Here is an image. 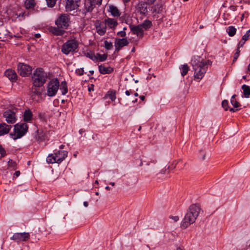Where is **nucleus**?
Here are the masks:
<instances>
[{"instance_id":"09e8293b","label":"nucleus","mask_w":250,"mask_h":250,"mask_svg":"<svg viewBox=\"0 0 250 250\" xmlns=\"http://www.w3.org/2000/svg\"><path fill=\"white\" fill-rule=\"evenodd\" d=\"M117 34L123 38L126 36V33L124 31L119 32Z\"/></svg>"},{"instance_id":"dca6fc26","label":"nucleus","mask_w":250,"mask_h":250,"mask_svg":"<svg viewBox=\"0 0 250 250\" xmlns=\"http://www.w3.org/2000/svg\"><path fill=\"white\" fill-rule=\"evenodd\" d=\"M130 28L131 31L134 34L136 35L138 37L140 38H142L144 36V30L141 27V26L139 24L137 26L134 25H130Z\"/></svg>"},{"instance_id":"6e6d98bb","label":"nucleus","mask_w":250,"mask_h":250,"mask_svg":"<svg viewBox=\"0 0 250 250\" xmlns=\"http://www.w3.org/2000/svg\"><path fill=\"white\" fill-rule=\"evenodd\" d=\"M140 98L141 99V100L144 101L145 99V97L144 95H142L140 96Z\"/></svg>"},{"instance_id":"6ab92c4d","label":"nucleus","mask_w":250,"mask_h":250,"mask_svg":"<svg viewBox=\"0 0 250 250\" xmlns=\"http://www.w3.org/2000/svg\"><path fill=\"white\" fill-rule=\"evenodd\" d=\"M67 152L66 151L59 150L56 153V157L57 158L58 163L62 162L67 156Z\"/></svg>"},{"instance_id":"774afa93","label":"nucleus","mask_w":250,"mask_h":250,"mask_svg":"<svg viewBox=\"0 0 250 250\" xmlns=\"http://www.w3.org/2000/svg\"><path fill=\"white\" fill-rule=\"evenodd\" d=\"M105 188L107 190H110V188L108 186H106Z\"/></svg>"},{"instance_id":"5fc2aeb1","label":"nucleus","mask_w":250,"mask_h":250,"mask_svg":"<svg viewBox=\"0 0 250 250\" xmlns=\"http://www.w3.org/2000/svg\"><path fill=\"white\" fill-rule=\"evenodd\" d=\"M88 90L89 92L91 91H93L94 90V89H93V84H91V87H89L88 88Z\"/></svg>"},{"instance_id":"72a5a7b5","label":"nucleus","mask_w":250,"mask_h":250,"mask_svg":"<svg viewBox=\"0 0 250 250\" xmlns=\"http://www.w3.org/2000/svg\"><path fill=\"white\" fill-rule=\"evenodd\" d=\"M182 72H181V75L183 76H184L186 75L189 70V67L187 64H184L182 65Z\"/></svg>"},{"instance_id":"13d9d810","label":"nucleus","mask_w":250,"mask_h":250,"mask_svg":"<svg viewBox=\"0 0 250 250\" xmlns=\"http://www.w3.org/2000/svg\"><path fill=\"white\" fill-rule=\"evenodd\" d=\"M125 94H126V95H127V96H129V95L130 94V91H128V90H126V91H125Z\"/></svg>"},{"instance_id":"c85d7f7f","label":"nucleus","mask_w":250,"mask_h":250,"mask_svg":"<svg viewBox=\"0 0 250 250\" xmlns=\"http://www.w3.org/2000/svg\"><path fill=\"white\" fill-rule=\"evenodd\" d=\"M24 4L26 9L33 8L35 5V0H26Z\"/></svg>"},{"instance_id":"a878e982","label":"nucleus","mask_w":250,"mask_h":250,"mask_svg":"<svg viewBox=\"0 0 250 250\" xmlns=\"http://www.w3.org/2000/svg\"><path fill=\"white\" fill-rule=\"evenodd\" d=\"M46 162L48 164L58 163L57 158L56 157V153L49 154L46 158Z\"/></svg>"},{"instance_id":"680f3d73","label":"nucleus","mask_w":250,"mask_h":250,"mask_svg":"<svg viewBox=\"0 0 250 250\" xmlns=\"http://www.w3.org/2000/svg\"><path fill=\"white\" fill-rule=\"evenodd\" d=\"M123 1L124 3H127V2H129V1H130V0H123Z\"/></svg>"},{"instance_id":"c9c22d12","label":"nucleus","mask_w":250,"mask_h":250,"mask_svg":"<svg viewBox=\"0 0 250 250\" xmlns=\"http://www.w3.org/2000/svg\"><path fill=\"white\" fill-rule=\"evenodd\" d=\"M85 54L87 57L90 58L92 60L94 61L96 60V54H95L93 52L89 51L86 52Z\"/></svg>"},{"instance_id":"ddd939ff","label":"nucleus","mask_w":250,"mask_h":250,"mask_svg":"<svg viewBox=\"0 0 250 250\" xmlns=\"http://www.w3.org/2000/svg\"><path fill=\"white\" fill-rule=\"evenodd\" d=\"M80 3V0H66V11L68 12L77 9Z\"/></svg>"},{"instance_id":"423d86ee","label":"nucleus","mask_w":250,"mask_h":250,"mask_svg":"<svg viewBox=\"0 0 250 250\" xmlns=\"http://www.w3.org/2000/svg\"><path fill=\"white\" fill-rule=\"evenodd\" d=\"M59 87V82L58 79L53 80L47 84V94L50 97L54 96Z\"/></svg>"},{"instance_id":"39448f33","label":"nucleus","mask_w":250,"mask_h":250,"mask_svg":"<svg viewBox=\"0 0 250 250\" xmlns=\"http://www.w3.org/2000/svg\"><path fill=\"white\" fill-rule=\"evenodd\" d=\"M28 126H14L13 131L10 135L14 139L20 138L27 131Z\"/></svg>"},{"instance_id":"4d7b16f0","label":"nucleus","mask_w":250,"mask_h":250,"mask_svg":"<svg viewBox=\"0 0 250 250\" xmlns=\"http://www.w3.org/2000/svg\"><path fill=\"white\" fill-rule=\"evenodd\" d=\"M83 205H84V206L85 207H88V202H86V201L84 202H83Z\"/></svg>"},{"instance_id":"e2e57ef3","label":"nucleus","mask_w":250,"mask_h":250,"mask_svg":"<svg viewBox=\"0 0 250 250\" xmlns=\"http://www.w3.org/2000/svg\"><path fill=\"white\" fill-rule=\"evenodd\" d=\"M35 37L36 38H39L40 37V35L39 34H35Z\"/></svg>"},{"instance_id":"a211bd4d","label":"nucleus","mask_w":250,"mask_h":250,"mask_svg":"<svg viewBox=\"0 0 250 250\" xmlns=\"http://www.w3.org/2000/svg\"><path fill=\"white\" fill-rule=\"evenodd\" d=\"M5 76L11 81H14L17 80V75L15 71L8 69L7 70L5 73Z\"/></svg>"},{"instance_id":"603ef678","label":"nucleus","mask_w":250,"mask_h":250,"mask_svg":"<svg viewBox=\"0 0 250 250\" xmlns=\"http://www.w3.org/2000/svg\"><path fill=\"white\" fill-rule=\"evenodd\" d=\"M150 163H152V164H155L156 163V161H155V160H151L150 162H148L147 163V164H146L147 166H149Z\"/></svg>"},{"instance_id":"4be33fe9","label":"nucleus","mask_w":250,"mask_h":250,"mask_svg":"<svg viewBox=\"0 0 250 250\" xmlns=\"http://www.w3.org/2000/svg\"><path fill=\"white\" fill-rule=\"evenodd\" d=\"M99 70L100 72L103 74H110L113 70V69L112 67H104V66H103L102 65H100L99 66Z\"/></svg>"},{"instance_id":"6e6552de","label":"nucleus","mask_w":250,"mask_h":250,"mask_svg":"<svg viewBox=\"0 0 250 250\" xmlns=\"http://www.w3.org/2000/svg\"><path fill=\"white\" fill-rule=\"evenodd\" d=\"M18 72L22 77H26L31 73L32 67L25 63H19L17 67Z\"/></svg>"},{"instance_id":"473e14b6","label":"nucleus","mask_w":250,"mask_h":250,"mask_svg":"<svg viewBox=\"0 0 250 250\" xmlns=\"http://www.w3.org/2000/svg\"><path fill=\"white\" fill-rule=\"evenodd\" d=\"M236 29L232 26H229L228 28L227 32L229 35L230 37H233V36H234V35L236 33Z\"/></svg>"},{"instance_id":"f8f14e48","label":"nucleus","mask_w":250,"mask_h":250,"mask_svg":"<svg viewBox=\"0 0 250 250\" xmlns=\"http://www.w3.org/2000/svg\"><path fill=\"white\" fill-rule=\"evenodd\" d=\"M3 117L8 124H13L16 122V113L14 110H7L3 112Z\"/></svg>"},{"instance_id":"bf43d9fd","label":"nucleus","mask_w":250,"mask_h":250,"mask_svg":"<svg viewBox=\"0 0 250 250\" xmlns=\"http://www.w3.org/2000/svg\"><path fill=\"white\" fill-rule=\"evenodd\" d=\"M166 171H167V169H165L164 170H162L161 171V173H163V174H165L166 172Z\"/></svg>"},{"instance_id":"f704fd0d","label":"nucleus","mask_w":250,"mask_h":250,"mask_svg":"<svg viewBox=\"0 0 250 250\" xmlns=\"http://www.w3.org/2000/svg\"><path fill=\"white\" fill-rule=\"evenodd\" d=\"M60 89L62 90V95H65L67 92V88L65 82H63L62 83Z\"/></svg>"},{"instance_id":"9d476101","label":"nucleus","mask_w":250,"mask_h":250,"mask_svg":"<svg viewBox=\"0 0 250 250\" xmlns=\"http://www.w3.org/2000/svg\"><path fill=\"white\" fill-rule=\"evenodd\" d=\"M103 0H85L84 9L87 12H91L96 5L100 6Z\"/></svg>"},{"instance_id":"338daca9","label":"nucleus","mask_w":250,"mask_h":250,"mask_svg":"<svg viewBox=\"0 0 250 250\" xmlns=\"http://www.w3.org/2000/svg\"><path fill=\"white\" fill-rule=\"evenodd\" d=\"M143 166V162L142 160H141V162H140V165H139V166L141 167Z\"/></svg>"},{"instance_id":"c03bdc74","label":"nucleus","mask_w":250,"mask_h":250,"mask_svg":"<svg viewBox=\"0 0 250 250\" xmlns=\"http://www.w3.org/2000/svg\"><path fill=\"white\" fill-rule=\"evenodd\" d=\"M84 70L83 68L77 69L76 70V73L79 76H82L83 74Z\"/></svg>"},{"instance_id":"c756f323","label":"nucleus","mask_w":250,"mask_h":250,"mask_svg":"<svg viewBox=\"0 0 250 250\" xmlns=\"http://www.w3.org/2000/svg\"><path fill=\"white\" fill-rule=\"evenodd\" d=\"M10 126H0V136L8 133L10 129Z\"/></svg>"},{"instance_id":"5701e85b","label":"nucleus","mask_w":250,"mask_h":250,"mask_svg":"<svg viewBox=\"0 0 250 250\" xmlns=\"http://www.w3.org/2000/svg\"><path fill=\"white\" fill-rule=\"evenodd\" d=\"M104 23L106 24V26L107 25L110 28H114L118 24V23L116 20L110 18L105 19Z\"/></svg>"},{"instance_id":"412c9836","label":"nucleus","mask_w":250,"mask_h":250,"mask_svg":"<svg viewBox=\"0 0 250 250\" xmlns=\"http://www.w3.org/2000/svg\"><path fill=\"white\" fill-rule=\"evenodd\" d=\"M109 11L114 17H119L121 15V12L114 5H110L109 6Z\"/></svg>"},{"instance_id":"7ed1b4c3","label":"nucleus","mask_w":250,"mask_h":250,"mask_svg":"<svg viewBox=\"0 0 250 250\" xmlns=\"http://www.w3.org/2000/svg\"><path fill=\"white\" fill-rule=\"evenodd\" d=\"M47 78V74L42 68H37L32 76L33 84L34 86H42L45 83Z\"/></svg>"},{"instance_id":"2f4dec72","label":"nucleus","mask_w":250,"mask_h":250,"mask_svg":"<svg viewBox=\"0 0 250 250\" xmlns=\"http://www.w3.org/2000/svg\"><path fill=\"white\" fill-rule=\"evenodd\" d=\"M96 60L95 61H97V60H99L101 62H103L106 60V59L107 58V55L106 54L102 55L99 53H97L96 54Z\"/></svg>"},{"instance_id":"052dcab7","label":"nucleus","mask_w":250,"mask_h":250,"mask_svg":"<svg viewBox=\"0 0 250 250\" xmlns=\"http://www.w3.org/2000/svg\"><path fill=\"white\" fill-rule=\"evenodd\" d=\"M237 110V109L235 110V109H233V108H230L229 109V110H230V111H231V112H235V111L236 110Z\"/></svg>"},{"instance_id":"0e129e2a","label":"nucleus","mask_w":250,"mask_h":250,"mask_svg":"<svg viewBox=\"0 0 250 250\" xmlns=\"http://www.w3.org/2000/svg\"><path fill=\"white\" fill-rule=\"evenodd\" d=\"M110 185H111L112 186H114L115 185V183L114 182H111V183H110Z\"/></svg>"},{"instance_id":"2eb2a0df","label":"nucleus","mask_w":250,"mask_h":250,"mask_svg":"<svg viewBox=\"0 0 250 250\" xmlns=\"http://www.w3.org/2000/svg\"><path fill=\"white\" fill-rule=\"evenodd\" d=\"M95 26L97 33L100 35H104L106 32V26L104 22H100L97 21L95 23Z\"/></svg>"},{"instance_id":"0eeeda50","label":"nucleus","mask_w":250,"mask_h":250,"mask_svg":"<svg viewBox=\"0 0 250 250\" xmlns=\"http://www.w3.org/2000/svg\"><path fill=\"white\" fill-rule=\"evenodd\" d=\"M69 16L66 14H62L56 21L55 23L58 28L65 29L69 25Z\"/></svg>"},{"instance_id":"864d4df0","label":"nucleus","mask_w":250,"mask_h":250,"mask_svg":"<svg viewBox=\"0 0 250 250\" xmlns=\"http://www.w3.org/2000/svg\"><path fill=\"white\" fill-rule=\"evenodd\" d=\"M20 175V171H16L14 173V175L16 176V177H18Z\"/></svg>"},{"instance_id":"de8ad7c7","label":"nucleus","mask_w":250,"mask_h":250,"mask_svg":"<svg viewBox=\"0 0 250 250\" xmlns=\"http://www.w3.org/2000/svg\"><path fill=\"white\" fill-rule=\"evenodd\" d=\"M250 36V35L247 32L242 37V41H244V42L247 41L249 37Z\"/></svg>"},{"instance_id":"b1692460","label":"nucleus","mask_w":250,"mask_h":250,"mask_svg":"<svg viewBox=\"0 0 250 250\" xmlns=\"http://www.w3.org/2000/svg\"><path fill=\"white\" fill-rule=\"evenodd\" d=\"M0 41H4L7 39V36H9L8 32L4 27H0Z\"/></svg>"},{"instance_id":"7c9ffc66","label":"nucleus","mask_w":250,"mask_h":250,"mask_svg":"<svg viewBox=\"0 0 250 250\" xmlns=\"http://www.w3.org/2000/svg\"><path fill=\"white\" fill-rule=\"evenodd\" d=\"M37 136H36V140L38 142H41L44 136V133L42 130L37 129L36 130Z\"/></svg>"},{"instance_id":"79ce46f5","label":"nucleus","mask_w":250,"mask_h":250,"mask_svg":"<svg viewBox=\"0 0 250 250\" xmlns=\"http://www.w3.org/2000/svg\"><path fill=\"white\" fill-rule=\"evenodd\" d=\"M222 105L225 110H227L228 108V101L227 100L223 101Z\"/></svg>"},{"instance_id":"bb28decb","label":"nucleus","mask_w":250,"mask_h":250,"mask_svg":"<svg viewBox=\"0 0 250 250\" xmlns=\"http://www.w3.org/2000/svg\"><path fill=\"white\" fill-rule=\"evenodd\" d=\"M142 29L144 30H147L150 28L152 26V22L149 20H146L143 23L139 24Z\"/></svg>"},{"instance_id":"4468645a","label":"nucleus","mask_w":250,"mask_h":250,"mask_svg":"<svg viewBox=\"0 0 250 250\" xmlns=\"http://www.w3.org/2000/svg\"><path fill=\"white\" fill-rule=\"evenodd\" d=\"M128 43L129 42L126 38L116 39L115 42V51H119L121 48L127 45Z\"/></svg>"},{"instance_id":"a19ab883","label":"nucleus","mask_w":250,"mask_h":250,"mask_svg":"<svg viewBox=\"0 0 250 250\" xmlns=\"http://www.w3.org/2000/svg\"><path fill=\"white\" fill-rule=\"evenodd\" d=\"M230 103L234 107H238L240 104L235 99H231Z\"/></svg>"},{"instance_id":"8fccbe9b","label":"nucleus","mask_w":250,"mask_h":250,"mask_svg":"<svg viewBox=\"0 0 250 250\" xmlns=\"http://www.w3.org/2000/svg\"><path fill=\"white\" fill-rule=\"evenodd\" d=\"M245 42H244V41H242V39L241 41H240V42L238 43V49H239L240 47H242L243 45H244V44L245 43Z\"/></svg>"},{"instance_id":"49530a36","label":"nucleus","mask_w":250,"mask_h":250,"mask_svg":"<svg viewBox=\"0 0 250 250\" xmlns=\"http://www.w3.org/2000/svg\"><path fill=\"white\" fill-rule=\"evenodd\" d=\"M239 53H240V50H239V49H237V51L236 52V53L234 54V59H233V61H235L237 59V58H238L239 56Z\"/></svg>"},{"instance_id":"9b49d317","label":"nucleus","mask_w":250,"mask_h":250,"mask_svg":"<svg viewBox=\"0 0 250 250\" xmlns=\"http://www.w3.org/2000/svg\"><path fill=\"white\" fill-rule=\"evenodd\" d=\"M40 86H33L29 93V95L33 100L39 101L41 98L43 90L40 88Z\"/></svg>"},{"instance_id":"1a4fd4ad","label":"nucleus","mask_w":250,"mask_h":250,"mask_svg":"<svg viewBox=\"0 0 250 250\" xmlns=\"http://www.w3.org/2000/svg\"><path fill=\"white\" fill-rule=\"evenodd\" d=\"M30 234L28 232H17L15 233L10 238L11 240L17 242H26L30 239Z\"/></svg>"},{"instance_id":"cd10ccee","label":"nucleus","mask_w":250,"mask_h":250,"mask_svg":"<svg viewBox=\"0 0 250 250\" xmlns=\"http://www.w3.org/2000/svg\"><path fill=\"white\" fill-rule=\"evenodd\" d=\"M243 93L246 98H249L250 96V87L247 85H243L242 87Z\"/></svg>"},{"instance_id":"58836bf2","label":"nucleus","mask_w":250,"mask_h":250,"mask_svg":"<svg viewBox=\"0 0 250 250\" xmlns=\"http://www.w3.org/2000/svg\"><path fill=\"white\" fill-rule=\"evenodd\" d=\"M104 47L107 49L110 50L113 47L112 43L111 42H109L107 41H105L104 42Z\"/></svg>"},{"instance_id":"69168bd1","label":"nucleus","mask_w":250,"mask_h":250,"mask_svg":"<svg viewBox=\"0 0 250 250\" xmlns=\"http://www.w3.org/2000/svg\"><path fill=\"white\" fill-rule=\"evenodd\" d=\"M90 73L91 74V75H93L94 74V71L93 70H90L89 71Z\"/></svg>"},{"instance_id":"f3484780","label":"nucleus","mask_w":250,"mask_h":250,"mask_svg":"<svg viewBox=\"0 0 250 250\" xmlns=\"http://www.w3.org/2000/svg\"><path fill=\"white\" fill-rule=\"evenodd\" d=\"M137 10L142 15H145L147 13V3H139L138 4Z\"/></svg>"},{"instance_id":"3c124183","label":"nucleus","mask_w":250,"mask_h":250,"mask_svg":"<svg viewBox=\"0 0 250 250\" xmlns=\"http://www.w3.org/2000/svg\"><path fill=\"white\" fill-rule=\"evenodd\" d=\"M155 1V0H146V2L149 4H152Z\"/></svg>"},{"instance_id":"f03ea898","label":"nucleus","mask_w":250,"mask_h":250,"mask_svg":"<svg viewBox=\"0 0 250 250\" xmlns=\"http://www.w3.org/2000/svg\"><path fill=\"white\" fill-rule=\"evenodd\" d=\"M191 63L194 70V80L199 82L204 77L207 70L208 64L211 65V62L209 60L206 62H196L195 60L192 61Z\"/></svg>"},{"instance_id":"20e7f679","label":"nucleus","mask_w":250,"mask_h":250,"mask_svg":"<svg viewBox=\"0 0 250 250\" xmlns=\"http://www.w3.org/2000/svg\"><path fill=\"white\" fill-rule=\"evenodd\" d=\"M78 42L75 40H70L65 42L62 46V51L68 55L71 52L75 51L78 47Z\"/></svg>"},{"instance_id":"ea45409f","label":"nucleus","mask_w":250,"mask_h":250,"mask_svg":"<svg viewBox=\"0 0 250 250\" xmlns=\"http://www.w3.org/2000/svg\"><path fill=\"white\" fill-rule=\"evenodd\" d=\"M48 6L53 7L56 4V0H46Z\"/></svg>"},{"instance_id":"393cba45","label":"nucleus","mask_w":250,"mask_h":250,"mask_svg":"<svg viewBox=\"0 0 250 250\" xmlns=\"http://www.w3.org/2000/svg\"><path fill=\"white\" fill-rule=\"evenodd\" d=\"M50 31L54 35L57 36L62 35L65 32V31L63 29H62L60 28H58V27L57 28H51L50 30Z\"/></svg>"},{"instance_id":"a18cd8bd","label":"nucleus","mask_w":250,"mask_h":250,"mask_svg":"<svg viewBox=\"0 0 250 250\" xmlns=\"http://www.w3.org/2000/svg\"><path fill=\"white\" fill-rule=\"evenodd\" d=\"M169 218L173 221V222H176L179 219V217L178 216L170 215L169 216Z\"/></svg>"},{"instance_id":"aec40b11","label":"nucleus","mask_w":250,"mask_h":250,"mask_svg":"<svg viewBox=\"0 0 250 250\" xmlns=\"http://www.w3.org/2000/svg\"><path fill=\"white\" fill-rule=\"evenodd\" d=\"M23 121L25 122H29L33 119V114L30 109L24 111L23 115Z\"/></svg>"},{"instance_id":"4c0bfd02","label":"nucleus","mask_w":250,"mask_h":250,"mask_svg":"<svg viewBox=\"0 0 250 250\" xmlns=\"http://www.w3.org/2000/svg\"><path fill=\"white\" fill-rule=\"evenodd\" d=\"M8 167H11L13 169H16L17 168V164L15 162L10 159L8 162Z\"/></svg>"},{"instance_id":"f257e3e1","label":"nucleus","mask_w":250,"mask_h":250,"mask_svg":"<svg viewBox=\"0 0 250 250\" xmlns=\"http://www.w3.org/2000/svg\"><path fill=\"white\" fill-rule=\"evenodd\" d=\"M200 211L199 206L194 204L191 205L182 222L181 227L183 229H186L194 223Z\"/></svg>"},{"instance_id":"e433bc0d","label":"nucleus","mask_w":250,"mask_h":250,"mask_svg":"<svg viewBox=\"0 0 250 250\" xmlns=\"http://www.w3.org/2000/svg\"><path fill=\"white\" fill-rule=\"evenodd\" d=\"M109 97V98L112 101H114L116 99L115 92V91H109L105 95L106 97Z\"/></svg>"},{"instance_id":"37998d69","label":"nucleus","mask_w":250,"mask_h":250,"mask_svg":"<svg viewBox=\"0 0 250 250\" xmlns=\"http://www.w3.org/2000/svg\"><path fill=\"white\" fill-rule=\"evenodd\" d=\"M0 153L1 157H4L6 154L5 149L2 147L1 145H0Z\"/></svg>"}]
</instances>
